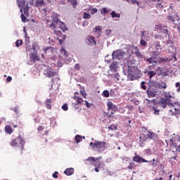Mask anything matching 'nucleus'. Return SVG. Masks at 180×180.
Here are the masks:
<instances>
[{"label":"nucleus","instance_id":"nucleus-1","mask_svg":"<svg viewBox=\"0 0 180 180\" xmlns=\"http://www.w3.org/2000/svg\"><path fill=\"white\" fill-rule=\"evenodd\" d=\"M49 27L52 30H57L60 29L62 32H67L68 27L65 25V23L61 22V20L58 19V15H55L52 18V22L49 25Z\"/></svg>","mask_w":180,"mask_h":180},{"label":"nucleus","instance_id":"nucleus-2","mask_svg":"<svg viewBox=\"0 0 180 180\" xmlns=\"http://www.w3.org/2000/svg\"><path fill=\"white\" fill-rule=\"evenodd\" d=\"M90 146H92L94 150H96L97 153H103L108 148V143L105 141H95V143H90Z\"/></svg>","mask_w":180,"mask_h":180},{"label":"nucleus","instance_id":"nucleus-3","mask_svg":"<svg viewBox=\"0 0 180 180\" xmlns=\"http://www.w3.org/2000/svg\"><path fill=\"white\" fill-rule=\"evenodd\" d=\"M100 160H102V156H99L98 158L89 157L86 161L89 162L90 165H94L95 167L94 171L96 172H99V168L101 165V162H99Z\"/></svg>","mask_w":180,"mask_h":180},{"label":"nucleus","instance_id":"nucleus-4","mask_svg":"<svg viewBox=\"0 0 180 180\" xmlns=\"http://www.w3.org/2000/svg\"><path fill=\"white\" fill-rule=\"evenodd\" d=\"M128 76L130 77L131 81H134L137 78L141 77V71L139 70L137 66L128 69Z\"/></svg>","mask_w":180,"mask_h":180},{"label":"nucleus","instance_id":"nucleus-5","mask_svg":"<svg viewBox=\"0 0 180 180\" xmlns=\"http://www.w3.org/2000/svg\"><path fill=\"white\" fill-rule=\"evenodd\" d=\"M18 143L21 146V150H22L25 142V139H23L20 135L11 142V147H16L18 146Z\"/></svg>","mask_w":180,"mask_h":180},{"label":"nucleus","instance_id":"nucleus-6","mask_svg":"<svg viewBox=\"0 0 180 180\" xmlns=\"http://www.w3.org/2000/svg\"><path fill=\"white\" fill-rule=\"evenodd\" d=\"M168 102H169V100H168L165 98H162L160 101V105L161 108H162V109H165V108H167V106H168L169 108H171V106L172 108H174V103H168Z\"/></svg>","mask_w":180,"mask_h":180},{"label":"nucleus","instance_id":"nucleus-7","mask_svg":"<svg viewBox=\"0 0 180 180\" xmlns=\"http://www.w3.org/2000/svg\"><path fill=\"white\" fill-rule=\"evenodd\" d=\"M44 74L46 75L48 78H51V77H54L56 75V72H53V69L50 68V66H45L44 69Z\"/></svg>","mask_w":180,"mask_h":180},{"label":"nucleus","instance_id":"nucleus-8","mask_svg":"<svg viewBox=\"0 0 180 180\" xmlns=\"http://www.w3.org/2000/svg\"><path fill=\"white\" fill-rule=\"evenodd\" d=\"M146 94L148 96V98H154L157 94H158V91L155 88L153 87H148L146 90Z\"/></svg>","mask_w":180,"mask_h":180},{"label":"nucleus","instance_id":"nucleus-9","mask_svg":"<svg viewBox=\"0 0 180 180\" xmlns=\"http://www.w3.org/2000/svg\"><path fill=\"white\" fill-rule=\"evenodd\" d=\"M107 108H108V110L112 111L111 112V115H114L115 112L117 110V106L116 105L113 104V103H112V101H108Z\"/></svg>","mask_w":180,"mask_h":180},{"label":"nucleus","instance_id":"nucleus-10","mask_svg":"<svg viewBox=\"0 0 180 180\" xmlns=\"http://www.w3.org/2000/svg\"><path fill=\"white\" fill-rule=\"evenodd\" d=\"M133 161L134 162H138L139 164L141 162H147V160L146 159L143 158L139 155H137L136 153H135V156L133 158Z\"/></svg>","mask_w":180,"mask_h":180},{"label":"nucleus","instance_id":"nucleus-11","mask_svg":"<svg viewBox=\"0 0 180 180\" xmlns=\"http://www.w3.org/2000/svg\"><path fill=\"white\" fill-rule=\"evenodd\" d=\"M155 44L156 51H153V56H158L157 53H161V51H162V48L161 47V43L160 42V41H157L156 42H155Z\"/></svg>","mask_w":180,"mask_h":180},{"label":"nucleus","instance_id":"nucleus-12","mask_svg":"<svg viewBox=\"0 0 180 180\" xmlns=\"http://www.w3.org/2000/svg\"><path fill=\"white\" fill-rule=\"evenodd\" d=\"M73 99L76 101V102L75 103V108L78 109L79 108L78 105H82L84 100L82 99V98L77 96H73Z\"/></svg>","mask_w":180,"mask_h":180},{"label":"nucleus","instance_id":"nucleus-13","mask_svg":"<svg viewBox=\"0 0 180 180\" xmlns=\"http://www.w3.org/2000/svg\"><path fill=\"white\" fill-rule=\"evenodd\" d=\"M109 68L111 72H117V68H119V64L117 63V61L112 62L111 64L110 65Z\"/></svg>","mask_w":180,"mask_h":180},{"label":"nucleus","instance_id":"nucleus-14","mask_svg":"<svg viewBox=\"0 0 180 180\" xmlns=\"http://www.w3.org/2000/svg\"><path fill=\"white\" fill-rule=\"evenodd\" d=\"M122 51H120V50H117V51H114L112 54V59H117V60H120V57H122Z\"/></svg>","mask_w":180,"mask_h":180},{"label":"nucleus","instance_id":"nucleus-15","mask_svg":"<svg viewBox=\"0 0 180 180\" xmlns=\"http://www.w3.org/2000/svg\"><path fill=\"white\" fill-rule=\"evenodd\" d=\"M146 162H148L149 165H150L151 167H153V168H155V167L158 165V163L160 162V160L158 158H157L156 160L155 158H153L152 160H147Z\"/></svg>","mask_w":180,"mask_h":180},{"label":"nucleus","instance_id":"nucleus-16","mask_svg":"<svg viewBox=\"0 0 180 180\" xmlns=\"http://www.w3.org/2000/svg\"><path fill=\"white\" fill-rule=\"evenodd\" d=\"M53 50L54 49L51 46L48 48H43V51H44L45 54H46V56H53Z\"/></svg>","mask_w":180,"mask_h":180},{"label":"nucleus","instance_id":"nucleus-17","mask_svg":"<svg viewBox=\"0 0 180 180\" xmlns=\"http://www.w3.org/2000/svg\"><path fill=\"white\" fill-rule=\"evenodd\" d=\"M136 63H137V60L134 59L127 60L128 70H130V68H134V67H136Z\"/></svg>","mask_w":180,"mask_h":180},{"label":"nucleus","instance_id":"nucleus-18","mask_svg":"<svg viewBox=\"0 0 180 180\" xmlns=\"http://www.w3.org/2000/svg\"><path fill=\"white\" fill-rule=\"evenodd\" d=\"M17 4H18V8H20V11L21 12V13H22L23 12V6H25V4H26V1L25 0H17Z\"/></svg>","mask_w":180,"mask_h":180},{"label":"nucleus","instance_id":"nucleus-19","mask_svg":"<svg viewBox=\"0 0 180 180\" xmlns=\"http://www.w3.org/2000/svg\"><path fill=\"white\" fill-rule=\"evenodd\" d=\"M134 50H135V54L138 58H140L141 60L144 58V55H143V53L140 52V49H139L137 46L134 47Z\"/></svg>","mask_w":180,"mask_h":180},{"label":"nucleus","instance_id":"nucleus-20","mask_svg":"<svg viewBox=\"0 0 180 180\" xmlns=\"http://www.w3.org/2000/svg\"><path fill=\"white\" fill-rule=\"evenodd\" d=\"M147 137L148 139H150L151 140H157L158 136H157L155 133L149 131H148Z\"/></svg>","mask_w":180,"mask_h":180},{"label":"nucleus","instance_id":"nucleus-21","mask_svg":"<svg viewBox=\"0 0 180 180\" xmlns=\"http://www.w3.org/2000/svg\"><path fill=\"white\" fill-rule=\"evenodd\" d=\"M144 33H145L144 31H143L142 37L140 40V44L142 46V47H146V46H147V41H148V40L144 39Z\"/></svg>","mask_w":180,"mask_h":180},{"label":"nucleus","instance_id":"nucleus-22","mask_svg":"<svg viewBox=\"0 0 180 180\" xmlns=\"http://www.w3.org/2000/svg\"><path fill=\"white\" fill-rule=\"evenodd\" d=\"M94 32L97 34V36L99 37L102 34V27L96 26L94 30Z\"/></svg>","mask_w":180,"mask_h":180},{"label":"nucleus","instance_id":"nucleus-23","mask_svg":"<svg viewBox=\"0 0 180 180\" xmlns=\"http://www.w3.org/2000/svg\"><path fill=\"white\" fill-rule=\"evenodd\" d=\"M64 174H65V175H68V176L72 175L74 174V168L70 167L66 169L64 172Z\"/></svg>","mask_w":180,"mask_h":180},{"label":"nucleus","instance_id":"nucleus-24","mask_svg":"<svg viewBox=\"0 0 180 180\" xmlns=\"http://www.w3.org/2000/svg\"><path fill=\"white\" fill-rule=\"evenodd\" d=\"M5 131L7 134H12V133H13V129H12V127L10 125H6L5 127Z\"/></svg>","mask_w":180,"mask_h":180},{"label":"nucleus","instance_id":"nucleus-25","mask_svg":"<svg viewBox=\"0 0 180 180\" xmlns=\"http://www.w3.org/2000/svg\"><path fill=\"white\" fill-rule=\"evenodd\" d=\"M31 58H32L33 61H39L40 58H39V56H37V52L34 51L32 55H31Z\"/></svg>","mask_w":180,"mask_h":180},{"label":"nucleus","instance_id":"nucleus-26","mask_svg":"<svg viewBox=\"0 0 180 180\" xmlns=\"http://www.w3.org/2000/svg\"><path fill=\"white\" fill-rule=\"evenodd\" d=\"M88 41H89L90 44H94V46H96V41H95V37L93 36H89L88 37Z\"/></svg>","mask_w":180,"mask_h":180},{"label":"nucleus","instance_id":"nucleus-27","mask_svg":"<svg viewBox=\"0 0 180 180\" xmlns=\"http://www.w3.org/2000/svg\"><path fill=\"white\" fill-rule=\"evenodd\" d=\"M146 101L149 105V106H155V103H157V100L153 99V100H149L148 98H146Z\"/></svg>","mask_w":180,"mask_h":180},{"label":"nucleus","instance_id":"nucleus-28","mask_svg":"<svg viewBox=\"0 0 180 180\" xmlns=\"http://www.w3.org/2000/svg\"><path fill=\"white\" fill-rule=\"evenodd\" d=\"M23 12L24 13H22V15H25L27 16V18H29V6L27 4L25 6V7H24Z\"/></svg>","mask_w":180,"mask_h":180},{"label":"nucleus","instance_id":"nucleus-29","mask_svg":"<svg viewBox=\"0 0 180 180\" xmlns=\"http://www.w3.org/2000/svg\"><path fill=\"white\" fill-rule=\"evenodd\" d=\"M176 112H179V110L176 108H173V110H169V115H170V116H175V115H176Z\"/></svg>","mask_w":180,"mask_h":180},{"label":"nucleus","instance_id":"nucleus-30","mask_svg":"<svg viewBox=\"0 0 180 180\" xmlns=\"http://www.w3.org/2000/svg\"><path fill=\"white\" fill-rule=\"evenodd\" d=\"M67 2H70L73 8H77V5H78V1L77 0H67Z\"/></svg>","mask_w":180,"mask_h":180},{"label":"nucleus","instance_id":"nucleus-31","mask_svg":"<svg viewBox=\"0 0 180 180\" xmlns=\"http://www.w3.org/2000/svg\"><path fill=\"white\" fill-rule=\"evenodd\" d=\"M164 27H167V26H163L161 24H158L155 25L156 30H159L160 32H162V30H164Z\"/></svg>","mask_w":180,"mask_h":180},{"label":"nucleus","instance_id":"nucleus-32","mask_svg":"<svg viewBox=\"0 0 180 180\" xmlns=\"http://www.w3.org/2000/svg\"><path fill=\"white\" fill-rule=\"evenodd\" d=\"M165 98L169 101L171 98H172V96L171 95V93L169 91L164 92Z\"/></svg>","mask_w":180,"mask_h":180},{"label":"nucleus","instance_id":"nucleus-33","mask_svg":"<svg viewBox=\"0 0 180 180\" xmlns=\"http://www.w3.org/2000/svg\"><path fill=\"white\" fill-rule=\"evenodd\" d=\"M140 143H144V141H146L147 140V136H146V134H142L140 137Z\"/></svg>","mask_w":180,"mask_h":180},{"label":"nucleus","instance_id":"nucleus-34","mask_svg":"<svg viewBox=\"0 0 180 180\" xmlns=\"http://www.w3.org/2000/svg\"><path fill=\"white\" fill-rule=\"evenodd\" d=\"M65 39H67V35L64 34L62 36V38L60 39V37H57V39L59 40V43L60 44H61L62 43H64V41H65Z\"/></svg>","mask_w":180,"mask_h":180},{"label":"nucleus","instance_id":"nucleus-35","mask_svg":"<svg viewBox=\"0 0 180 180\" xmlns=\"http://www.w3.org/2000/svg\"><path fill=\"white\" fill-rule=\"evenodd\" d=\"M46 108H47V109H51V99L46 100Z\"/></svg>","mask_w":180,"mask_h":180},{"label":"nucleus","instance_id":"nucleus-36","mask_svg":"<svg viewBox=\"0 0 180 180\" xmlns=\"http://www.w3.org/2000/svg\"><path fill=\"white\" fill-rule=\"evenodd\" d=\"M148 75L149 77V79H151V78H153V77L157 75V72H155V71H149L148 72Z\"/></svg>","mask_w":180,"mask_h":180},{"label":"nucleus","instance_id":"nucleus-37","mask_svg":"<svg viewBox=\"0 0 180 180\" xmlns=\"http://www.w3.org/2000/svg\"><path fill=\"white\" fill-rule=\"evenodd\" d=\"M136 168V163L131 162L129 163V166L127 167L128 169H134Z\"/></svg>","mask_w":180,"mask_h":180},{"label":"nucleus","instance_id":"nucleus-38","mask_svg":"<svg viewBox=\"0 0 180 180\" xmlns=\"http://www.w3.org/2000/svg\"><path fill=\"white\" fill-rule=\"evenodd\" d=\"M23 44V41L22 39H18L15 41V47H20Z\"/></svg>","mask_w":180,"mask_h":180},{"label":"nucleus","instance_id":"nucleus-39","mask_svg":"<svg viewBox=\"0 0 180 180\" xmlns=\"http://www.w3.org/2000/svg\"><path fill=\"white\" fill-rule=\"evenodd\" d=\"M158 86L161 89H167V86H168L167 85L166 83H159Z\"/></svg>","mask_w":180,"mask_h":180},{"label":"nucleus","instance_id":"nucleus-40","mask_svg":"<svg viewBox=\"0 0 180 180\" xmlns=\"http://www.w3.org/2000/svg\"><path fill=\"white\" fill-rule=\"evenodd\" d=\"M53 30L54 31L55 34L58 37H61V36H63V32H61V31L58 30Z\"/></svg>","mask_w":180,"mask_h":180},{"label":"nucleus","instance_id":"nucleus-41","mask_svg":"<svg viewBox=\"0 0 180 180\" xmlns=\"http://www.w3.org/2000/svg\"><path fill=\"white\" fill-rule=\"evenodd\" d=\"M102 96H103L104 98H109V96H110L109 91L105 90L104 91H103Z\"/></svg>","mask_w":180,"mask_h":180},{"label":"nucleus","instance_id":"nucleus-42","mask_svg":"<svg viewBox=\"0 0 180 180\" xmlns=\"http://www.w3.org/2000/svg\"><path fill=\"white\" fill-rule=\"evenodd\" d=\"M127 2H128V4H132L133 5H134V4H136L139 6V5H140V2L136 1V0H126Z\"/></svg>","mask_w":180,"mask_h":180},{"label":"nucleus","instance_id":"nucleus-43","mask_svg":"<svg viewBox=\"0 0 180 180\" xmlns=\"http://www.w3.org/2000/svg\"><path fill=\"white\" fill-rule=\"evenodd\" d=\"M27 16H26L25 14L22 13L21 14V20L23 23H26V21L27 20Z\"/></svg>","mask_w":180,"mask_h":180},{"label":"nucleus","instance_id":"nucleus-44","mask_svg":"<svg viewBox=\"0 0 180 180\" xmlns=\"http://www.w3.org/2000/svg\"><path fill=\"white\" fill-rule=\"evenodd\" d=\"M111 16H112V18H120V14L116 13V12H115V11H112Z\"/></svg>","mask_w":180,"mask_h":180},{"label":"nucleus","instance_id":"nucleus-45","mask_svg":"<svg viewBox=\"0 0 180 180\" xmlns=\"http://www.w3.org/2000/svg\"><path fill=\"white\" fill-rule=\"evenodd\" d=\"M106 13H109V11H108V9L105 7H103L102 9H101V15H106Z\"/></svg>","mask_w":180,"mask_h":180},{"label":"nucleus","instance_id":"nucleus-46","mask_svg":"<svg viewBox=\"0 0 180 180\" xmlns=\"http://www.w3.org/2000/svg\"><path fill=\"white\" fill-rule=\"evenodd\" d=\"M61 54H63V56H65V57H68V52H67V51L65 50V48H62V49H61Z\"/></svg>","mask_w":180,"mask_h":180},{"label":"nucleus","instance_id":"nucleus-47","mask_svg":"<svg viewBox=\"0 0 180 180\" xmlns=\"http://www.w3.org/2000/svg\"><path fill=\"white\" fill-rule=\"evenodd\" d=\"M41 5H44V0H39V1H37L36 6H41Z\"/></svg>","mask_w":180,"mask_h":180},{"label":"nucleus","instance_id":"nucleus-48","mask_svg":"<svg viewBox=\"0 0 180 180\" xmlns=\"http://www.w3.org/2000/svg\"><path fill=\"white\" fill-rule=\"evenodd\" d=\"M109 130H117V126L115 124H111L110 126L108 127Z\"/></svg>","mask_w":180,"mask_h":180},{"label":"nucleus","instance_id":"nucleus-49","mask_svg":"<svg viewBox=\"0 0 180 180\" xmlns=\"http://www.w3.org/2000/svg\"><path fill=\"white\" fill-rule=\"evenodd\" d=\"M81 140H82V136H81L79 135H76L75 136L76 143H79L81 141Z\"/></svg>","mask_w":180,"mask_h":180},{"label":"nucleus","instance_id":"nucleus-50","mask_svg":"<svg viewBox=\"0 0 180 180\" xmlns=\"http://www.w3.org/2000/svg\"><path fill=\"white\" fill-rule=\"evenodd\" d=\"M83 18L84 19H91V14H89L88 13H84Z\"/></svg>","mask_w":180,"mask_h":180},{"label":"nucleus","instance_id":"nucleus-51","mask_svg":"<svg viewBox=\"0 0 180 180\" xmlns=\"http://www.w3.org/2000/svg\"><path fill=\"white\" fill-rule=\"evenodd\" d=\"M152 110L154 111L155 115H160V110L155 108V107L153 106L152 107Z\"/></svg>","mask_w":180,"mask_h":180},{"label":"nucleus","instance_id":"nucleus-52","mask_svg":"<svg viewBox=\"0 0 180 180\" xmlns=\"http://www.w3.org/2000/svg\"><path fill=\"white\" fill-rule=\"evenodd\" d=\"M167 19L175 25V19H174V17L172 15H168Z\"/></svg>","mask_w":180,"mask_h":180},{"label":"nucleus","instance_id":"nucleus-53","mask_svg":"<svg viewBox=\"0 0 180 180\" xmlns=\"http://www.w3.org/2000/svg\"><path fill=\"white\" fill-rule=\"evenodd\" d=\"M146 61H148V63L149 64H153V62L155 61L154 58L153 57L148 58L146 59Z\"/></svg>","mask_w":180,"mask_h":180},{"label":"nucleus","instance_id":"nucleus-54","mask_svg":"<svg viewBox=\"0 0 180 180\" xmlns=\"http://www.w3.org/2000/svg\"><path fill=\"white\" fill-rule=\"evenodd\" d=\"M63 110L67 111L68 110V104L65 103L62 105Z\"/></svg>","mask_w":180,"mask_h":180},{"label":"nucleus","instance_id":"nucleus-55","mask_svg":"<svg viewBox=\"0 0 180 180\" xmlns=\"http://www.w3.org/2000/svg\"><path fill=\"white\" fill-rule=\"evenodd\" d=\"M80 94L83 96V98H84V99L86 98V93L85 92V90H81Z\"/></svg>","mask_w":180,"mask_h":180},{"label":"nucleus","instance_id":"nucleus-56","mask_svg":"<svg viewBox=\"0 0 180 180\" xmlns=\"http://www.w3.org/2000/svg\"><path fill=\"white\" fill-rule=\"evenodd\" d=\"M145 153L146 154H147V155H151V154H153V151H151V149H146Z\"/></svg>","mask_w":180,"mask_h":180},{"label":"nucleus","instance_id":"nucleus-57","mask_svg":"<svg viewBox=\"0 0 180 180\" xmlns=\"http://www.w3.org/2000/svg\"><path fill=\"white\" fill-rule=\"evenodd\" d=\"M95 13H98V8H94L91 11V15H95Z\"/></svg>","mask_w":180,"mask_h":180},{"label":"nucleus","instance_id":"nucleus-58","mask_svg":"<svg viewBox=\"0 0 180 180\" xmlns=\"http://www.w3.org/2000/svg\"><path fill=\"white\" fill-rule=\"evenodd\" d=\"M167 61H168V58H161V59H160L159 60H158V63H160V64H161V63H167Z\"/></svg>","mask_w":180,"mask_h":180},{"label":"nucleus","instance_id":"nucleus-59","mask_svg":"<svg viewBox=\"0 0 180 180\" xmlns=\"http://www.w3.org/2000/svg\"><path fill=\"white\" fill-rule=\"evenodd\" d=\"M141 88L144 91H146V89H147V86H146V82H141Z\"/></svg>","mask_w":180,"mask_h":180},{"label":"nucleus","instance_id":"nucleus-60","mask_svg":"<svg viewBox=\"0 0 180 180\" xmlns=\"http://www.w3.org/2000/svg\"><path fill=\"white\" fill-rule=\"evenodd\" d=\"M176 87L177 88L176 92H180V83L179 82L176 83Z\"/></svg>","mask_w":180,"mask_h":180},{"label":"nucleus","instance_id":"nucleus-61","mask_svg":"<svg viewBox=\"0 0 180 180\" xmlns=\"http://www.w3.org/2000/svg\"><path fill=\"white\" fill-rule=\"evenodd\" d=\"M53 178H55V179H56V178H58V172H55L53 175H52Z\"/></svg>","mask_w":180,"mask_h":180},{"label":"nucleus","instance_id":"nucleus-62","mask_svg":"<svg viewBox=\"0 0 180 180\" xmlns=\"http://www.w3.org/2000/svg\"><path fill=\"white\" fill-rule=\"evenodd\" d=\"M84 102H85L84 105L86 106V108H88V109H89V108H91V105H92V104L89 103V102L87 101H84Z\"/></svg>","mask_w":180,"mask_h":180},{"label":"nucleus","instance_id":"nucleus-63","mask_svg":"<svg viewBox=\"0 0 180 180\" xmlns=\"http://www.w3.org/2000/svg\"><path fill=\"white\" fill-rule=\"evenodd\" d=\"M105 34H106L107 36H109V34H112V30H107L105 31Z\"/></svg>","mask_w":180,"mask_h":180},{"label":"nucleus","instance_id":"nucleus-64","mask_svg":"<svg viewBox=\"0 0 180 180\" xmlns=\"http://www.w3.org/2000/svg\"><path fill=\"white\" fill-rule=\"evenodd\" d=\"M169 180H175V177H174V175L169 174Z\"/></svg>","mask_w":180,"mask_h":180}]
</instances>
